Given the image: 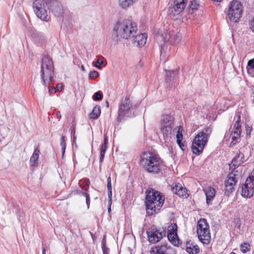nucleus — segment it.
<instances>
[{"instance_id": "nucleus-8", "label": "nucleus", "mask_w": 254, "mask_h": 254, "mask_svg": "<svg viewBox=\"0 0 254 254\" xmlns=\"http://www.w3.org/2000/svg\"><path fill=\"white\" fill-rule=\"evenodd\" d=\"M173 126V117L169 115H163L161 122L160 130L165 142L170 140Z\"/></svg>"}, {"instance_id": "nucleus-2", "label": "nucleus", "mask_w": 254, "mask_h": 254, "mask_svg": "<svg viewBox=\"0 0 254 254\" xmlns=\"http://www.w3.org/2000/svg\"><path fill=\"white\" fill-rule=\"evenodd\" d=\"M54 75V65L52 59L48 56H44L42 59L40 75L41 84H36L37 90L44 91L46 89V84L51 82Z\"/></svg>"}, {"instance_id": "nucleus-20", "label": "nucleus", "mask_w": 254, "mask_h": 254, "mask_svg": "<svg viewBox=\"0 0 254 254\" xmlns=\"http://www.w3.org/2000/svg\"><path fill=\"white\" fill-rule=\"evenodd\" d=\"M172 191L180 197H187L189 196L186 189L184 188L180 184H176L175 186L173 187Z\"/></svg>"}, {"instance_id": "nucleus-1", "label": "nucleus", "mask_w": 254, "mask_h": 254, "mask_svg": "<svg viewBox=\"0 0 254 254\" xmlns=\"http://www.w3.org/2000/svg\"><path fill=\"white\" fill-rule=\"evenodd\" d=\"M137 31L135 22L129 19H120L115 23L113 28V35L118 41L121 39H128L134 37Z\"/></svg>"}, {"instance_id": "nucleus-50", "label": "nucleus", "mask_w": 254, "mask_h": 254, "mask_svg": "<svg viewBox=\"0 0 254 254\" xmlns=\"http://www.w3.org/2000/svg\"><path fill=\"white\" fill-rule=\"evenodd\" d=\"M112 198H109V204L111 206L112 204Z\"/></svg>"}, {"instance_id": "nucleus-18", "label": "nucleus", "mask_w": 254, "mask_h": 254, "mask_svg": "<svg viewBox=\"0 0 254 254\" xmlns=\"http://www.w3.org/2000/svg\"><path fill=\"white\" fill-rule=\"evenodd\" d=\"M240 120V116H238V120L236 121L233 130L230 135V137L231 138V143L233 145L240 141V135L241 133V125L239 120Z\"/></svg>"}, {"instance_id": "nucleus-33", "label": "nucleus", "mask_w": 254, "mask_h": 254, "mask_svg": "<svg viewBox=\"0 0 254 254\" xmlns=\"http://www.w3.org/2000/svg\"><path fill=\"white\" fill-rule=\"evenodd\" d=\"M103 98V94L101 91L95 92L93 96L92 99L94 101H100Z\"/></svg>"}, {"instance_id": "nucleus-23", "label": "nucleus", "mask_w": 254, "mask_h": 254, "mask_svg": "<svg viewBox=\"0 0 254 254\" xmlns=\"http://www.w3.org/2000/svg\"><path fill=\"white\" fill-rule=\"evenodd\" d=\"M244 162V155L242 152H239L232 160L231 164L236 167L242 165Z\"/></svg>"}, {"instance_id": "nucleus-21", "label": "nucleus", "mask_w": 254, "mask_h": 254, "mask_svg": "<svg viewBox=\"0 0 254 254\" xmlns=\"http://www.w3.org/2000/svg\"><path fill=\"white\" fill-rule=\"evenodd\" d=\"M203 190L206 195V203L209 205L215 195V190L210 187H207Z\"/></svg>"}, {"instance_id": "nucleus-3", "label": "nucleus", "mask_w": 254, "mask_h": 254, "mask_svg": "<svg viewBox=\"0 0 254 254\" xmlns=\"http://www.w3.org/2000/svg\"><path fill=\"white\" fill-rule=\"evenodd\" d=\"M145 205L147 213L151 215L157 213L162 207L164 202V197L161 192L152 189L145 191Z\"/></svg>"}, {"instance_id": "nucleus-59", "label": "nucleus", "mask_w": 254, "mask_h": 254, "mask_svg": "<svg viewBox=\"0 0 254 254\" xmlns=\"http://www.w3.org/2000/svg\"><path fill=\"white\" fill-rule=\"evenodd\" d=\"M109 254V253H105V254Z\"/></svg>"}, {"instance_id": "nucleus-32", "label": "nucleus", "mask_w": 254, "mask_h": 254, "mask_svg": "<svg viewBox=\"0 0 254 254\" xmlns=\"http://www.w3.org/2000/svg\"><path fill=\"white\" fill-rule=\"evenodd\" d=\"M199 5V2L196 0H192L190 1V8L192 10L197 9Z\"/></svg>"}, {"instance_id": "nucleus-38", "label": "nucleus", "mask_w": 254, "mask_h": 254, "mask_svg": "<svg viewBox=\"0 0 254 254\" xmlns=\"http://www.w3.org/2000/svg\"><path fill=\"white\" fill-rule=\"evenodd\" d=\"M103 64V61L102 59H98L97 61L96 64H94V66L98 69H101V65Z\"/></svg>"}, {"instance_id": "nucleus-22", "label": "nucleus", "mask_w": 254, "mask_h": 254, "mask_svg": "<svg viewBox=\"0 0 254 254\" xmlns=\"http://www.w3.org/2000/svg\"><path fill=\"white\" fill-rule=\"evenodd\" d=\"M182 128L181 126L178 127V130L177 131V133L176 135V138H177V142L178 144L179 145L180 148L184 150H185L186 148V145L185 144V142L183 141L182 142L183 139V134L182 132Z\"/></svg>"}, {"instance_id": "nucleus-40", "label": "nucleus", "mask_w": 254, "mask_h": 254, "mask_svg": "<svg viewBox=\"0 0 254 254\" xmlns=\"http://www.w3.org/2000/svg\"><path fill=\"white\" fill-rule=\"evenodd\" d=\"M83 195H84L86 197V202L87 205V208H88L89 207V203H90V197L88 193L86 192H83L82 193Z\"/></svg>"}, {"instance_id": "nucleus-35", "label": "nucleus", "mask_w": 254, "mask_h": 254, "mask_svg": "<svg viewBox=\"0 0 254 254\" xmlns=\"http://www.w3.org/2000/svg\"><path fill=\"white\" fill-rule=\"evenodd\" d=\"M172 39L175 44L179 43L181 40V35L179 33H177L172 35Z\"/></svg>"}, {"instance_id": "nucleus-55", "label": "nucleus", "mask_w": 254, "mask_h": 254, "mask_svg": "<svg viewBox=\"0 0 254 254\" xmlns=\"http://www.w3.org/2000/svg\"><path fill=\"white\" fill-rule=\"evenodd\" d=\"M89 183H90V182H88L87 183V185H89Z\"/></svg>"}, {"instance_id": "nucleus-16", "label": "nucleus", "mask_w": 254, "mask_h": 254, "mask_svg": "<svg viewBox=\"0 0 254 254\" xmlns=\"http://www.w3.org/2000/svg\"><path fill=\"white\" fill-rule=\"evenodd\" d=\"M150 254H176L175 250L166 244L157 246L153 248Z\"/></svg>"}, {"instance_id": "nucleus-34", "label": "nucleus", "mask_w": 254, "mask_h": 254, "mask_svg": "<svg viewBox=\"0 0 254 254\" xmlns=\"http://www.w3.org/2000/svg\"><path fill=\"white\" fill-rule=\"evenodd\" d=\"M107 149V146L102 145L101 147V151H100V163H102L103 161L105 153Z\"/></svg>"}, {"instance_id": "nucleus-51", "label": "nucleus", "mask_w": 254, "mask_h": 254, "mask_svg": "<svg viewBox=\"0 0 254 254\" xmlns=\"http://www.w3.org/2000/svg\"><path fill=\"white\" fill-rule=\"evenodd\" d=\"M81 69L83 71H85V67H84V66L83 65H82L81 66Z\"/></svg>"}, {"instance_id": "nucleus-36", "label": "nucleus", "mask_w": 254, "mask_h": 254, "mask_svg": "<svg viewBox=\"0 0 254 254\" xmlns=\"http://www.w3.org/2000/svg\"><path fill=\"white\" fill-rule=\"evenodd\" d=\"M250 250V245L246 243H244L241 245V251L243 253H246Z\"/></svg>"}, {"instance_id": "nucleus-14", "label": "nucleus", "mask_w": 254, "mask_h": 254, "mask_svg": "<svg viewBox=\"0 0 254 254\" xmlns=\"http://www.w3.org/2000/svg\"><path fill=\"white\" fill-rule=\"evenodd\" d=\"M237 175L233 173L229 174L225 181V194L229 195L234 190L235 186L237 182Z\"/></svg>"}, {"instance_id": "nucleus-43", "label": "nucleus", "mask_w": 254, "mask_h": 254, "mask_svg": "<svg viewBox=\"0 0 254 254\" xmlns=\"http://www.w3.org/2000/svg\"><path fill=\"white\" fill-rule=\"evenodd\" d=\"M103 254L106 253H109V249L106 247L105 243H103L102 247Z\"/></svg>"}, {"instance_id": "nucleus-56", "label": "nucleus", "mask_w": 254, "mask_h": 254, "mask_svg": "<svg viewBox=\"0 0 254 254\" xmlns=\"http://www.w3.org/2000/svg\"><path fill=\"white\" fill-rule=\"evenodd\" d=\"M107 106L108 107V106H109L108 102H107Z\"/></svg>"}, {"instance_id": "nucleus-26", "label": "nucleus", "mask_w": 254, "mask_h": 254, "mask_svg": "<svg viewBox=\"0 0 254 254\" xmlns=\"http://www.w3.org/2000/svg\"><path fill=\"white\" fill-rule=\"evenodd\" d=\"M100 113V106H96L93 109L92 112L89 115V117L91 119H96L99 117Z\"/></svg>"}, {"instance_id": "nucleus-25", "label": "nucleus", "mask_w": 254, "mask_h": 254, "mask_svg": "<svg viewBox=\"0 0 254 254\" xmlns=\"http://www.w3.org/2000/svg\"><path fill=\"white\" fill-rule=\"evenodd\" d=\"M39 150L36 149H35L32 156L30 159V164L32 166H38V159L40 154Z\"/></svg>"}, {"instance_id": "nucleus-15", "label": "nucleus", "mask_w": 254, "mask_h": 254, "mask_svg": "<svg viewBox=\"0 0 254 254\" xmlns=\"http://www.w3.org/2000/svg\"><path fill=\"white\" fill-rule=\"evenodd\" d=\"M148 238L149 241L153 244H155L159 242L165 235V232L162 231L160 232L159 230L156 229H151L147 231Z\"/></svg>"}, {"instance_id": "nucleus-10", "label": "nucleus", "mask_w": 254, "mask_h": 254, "mask_svg": "<svg viewBox=\"0 0 254 254\" xmlns=\"http://www.w3.org/2000/svg\"><path fill=\"white\" fill-rule=\"evenodd\" d=\"M254 176H250L242 187V195L245 197H251L254 193Z\"/></svg>"}, {"instance_id": "nucleus-29", "label": "nucleus", "mask_w": 254, "mask_h": 254, "mask_svg": "<svg viewBox=\"0 0 254 254\" xmlns=\"http://www.w3.org/2000/svg\"><path fill=\"white\" fill-rule=\"evenodd\" d=\"M135 0H119L120 6L123 8H126L131 5Z\"/></svg>"}, {"instance_id": "nucleus-12", "label": "nucleus", "mask_w": 254, "mask_h": 254, "mask_svg": "<svg viewBox=\"0 0 254 254\" xmlns=\"http://www.w3.org/2000/svg\"><path fill=\"white\" fill-rule=\"evenodd\" d=\"M132 105L129 98L126 97L123 98L118 111L119 118L122 119L126 116H128V113Z\"/></svg>"}, {"instance_id": "nucleus-53", "label": "nucleus", "mask_w": 254, "mask_h": 254, "mask_svg": "<svg viewBox=\"0 0 254 254\" xmlns=\"http://www.w3.org/2000/svg\"><path fill=\"white\" fill-rule=\"evenodd\" d=\"M111 210V206H110V207L108 208V211L110 212Z\"/></svg>"}, {"instance_id": "nucleus-39", "label": "nucleus", "mask_w": 254, "mask_h": 254, "mask_svg": "<svg viewBox=\"0 0 254 254\" xmlns=\"http://www.w3.org/2000/svg\"><path fill=\"white\" fill-rule=\"evenodd\" d=\"M160 47H161V50H160V56H161V57H164L165 56V45H163V43H160Z\"/></svg>"}, {"instance_id": "nucleus-42", "label": "nucleus", "mask_w": 254, "mask_h": 254, "mask_svg": "<svg viewBox=\"0 0 254 254\" xmlns=\"http://www.w3.org/2000/svg\"><path fill=\"white\" fill-rule=\"evenodd\" d=\"M107 189L108 190H112L111 179L110 177H109L107 179Z\"/></svg>"}, {"instance_id": "nucleus-58", "label": "nucleus", "mask_w": 254, "mask_h": 254, "mask_svg": "<svg viewBox=\"0 0 254 254\" xmlns=\"http://www.w3.org/2000/svg\"><path fill=\"white\" fill-rule=\"evenodd\" d=\"M58 116H60V118H61V115H58Z\"/></svg>"}, {"instance_id": "nucleus-46", "label": "nucleus", "mask_w": 254, "mask_h": 254, "mask_svg": "<svg viewBox=\"0 0 254 254\" xmlns=\"http://www.w3.org/2000/svg\"><path fill=\"white\" fill-rule=\"evenodd\" d=\"M108 144V139L106 136H104V144L103 145L107 146Z\"/></svg>"}, {"instance_id": "nucleus-13", "label": "nucleus", "mask_w": 254, "mask_h": 254, "mask_svg": "<svg viewBox=\"0 0 254 254\" xmlns=\"http://www.w3.org/2000/svg\"><path fill=\"white\" fill-rule=\"evenodd\" d=\"M51 11L57 17H61L64 13V8L61 2L58 0H47Z\"/></svg>"}, {"instance_id": "nucleus-44", "label": "nucleus", "mask_w": 254, "mask_h": 254, "mask_svg": "<svg viewBox=\"0 0 254 254\" xmlns=\"http://www.w3.org/2000/svg\"><path fill=\"white\" fill-rule=\"evenodd\" d=\"M250 28L254 32V17L253 18V20L250 22Z\"/></svg>"}, {"instance_id": "nucleus-54", "label": "nucleus", "mask_w": 254, "mask_h": 254, "mask_svg": "<svg viewBox=\"0 0 254 254\" xmlns=\"http://www.w3.org/2000/svg\"><path fill=\"white\" fill-rule=\"evenodd\" d=\"M230 254H236L234 252H232L231 253H230Z\"/></svg>"}, {"instance_id": "nucleus-6", "label": "nucleus", "mask_w": 254, "mask_h": 254, "mask_svg": "<svg viewBox=\"0 0 254 254\" xmlns=\"http://www.w3.org/2000/svg\"><path fill=\"white\" fill-rule=\"evenodd\" d=\"M33 7L38 18L45 21L50 20L49 8L45 0H35L33 2Z\"/></svg>"}, {"instance_id": "nucleus-49", "label": "nucleus", "mask_w": 254, "mask_h": 254, "mask_svg": "<svg viewBox=\"0 0 254 254\" xmlns=\"http://www.w3.org/2000/svg\"><path fill=\"white\" fill-rule=\"evenodd\" d=\"M56 89L55 88H53L52 89H50L49 91L50 92H55Z\"/></svg>"}, {"instance_id": "nucleus-27", "label": "nucleus", "mask_w": 254, "mask_h": 254, "mask_svg": "<svg viewBox=\"0 0 254 254\" xmlns=\"http://www.w3.org/2000/svg\"><path fill=\"white\" fill-rule=\"evenodd\" d=\"M167 236L169 241L174 246H177L179 244L177 233H169Z\"/></svg>"}, {"instance_id": "nucleus-24", "label": "nucleus", "mask_w": 254, "mask_h": 254, "mask_svg": "<svg viewBox=\"0 0 254 254\" xmlns=\"http://www.w3.org/2000/svg\"><path fill=\"white\" fill-rule=\"evenodd\" d=\"M186 251L190 254H197L199 252V249L196 245L188 242L187 243Z\"/></svg>"}, {"instance_id": "nucleus-57", "label": "nucleus", "mask_w": 254, "mask_h": 254, "mask_svg": "<svg viewBox=\"0 0 254 254\" xmlns=\"http://www.w3.org/2000/svg\"><path fill=\"white\" fill-rule=\"evenodd\" d=\"M58 116H60V118H61V115H58Z\"/></svg>"}, {"instance_id": "nucleus-41", "label": "nucleus", "mask_w": 254, "mask_h": 254, "mask_svg": "<svg viewBox=\"0 0 254 254\" xmlns=\"http://www.w3.org/2000/svg\"><path fill=\"white\" fill-rule=\"evenodd\" d=\"M162 38H163L164 39V43H166L170 38V35L169 34H168L167 33H165L163 34H162L161 36Z\"/></svg>"}, {"instance_id": "nucleus-45", "label": "nucleus", "mask_w": 254, "mask_h": 254, "mask_svg": "<svg viewBox=\"0 0 254 254\" xmlns=\"http://www.w3.org/2000/svg\"><path fill=\"white\" fill-rule=\"evenodd\" d=\"M76 137L75 135H73V142H72V145H75V146H77V144L76 143Z\"/></svg>"}, {"instance_id": "nucleus-17", "label": "nucleus", "mask_w": 254, "mask_h": 254, "mask_svg": "<svg viewBox=\"0 0 254 254\" xmlns=\"http://www.w3.org/2000/svg\"><path fill=\"white\" fill-rule=\"evenodd\" d=\"M166 82L170 88H174L177 84V77L178 71L177 70H165Z\"/></svg>"}, {"instance_id": "nucleus-52", "label": "nucleus", "mask_w": 254, "mask_h": 254, "mask_svg": "<svg viewBox=\"0 0 254 254\" xmlns=\"http://www.w3.org/2000/svg\"><path fill=\"white\" fill-rule=\"evenodd\" d=\"M42 254H46V250L45 249H43V251H42Z\"/></svg>"}, {"instance_id": "nucleus-30", "label": "nucleus", "mask_w": 254, "mask_h": 254, "mask_svg": "<svg viewBox=\"0 0 254 254\" xmlns=\"http://www.w3.org/2000/svg\"><path fill=\"white\" fill-rule=\"evenodd\" d=\"M169 233H177V225L176 224H171L168 227L167 234Z\"/></svg>"}, {"instance_id": "nucleus-31", "label": "nucleus", "mask_w": 254, "mask_h": 254, "mask_svg": "<svg viewBox=\"0 0 254 254\" xmlns=\"http://www.w3.org/2000/svg\"><path fill=\"white\" fill-rule=\"evenodd\" d=\"M60 145L62 147V157H63L65 153V150L66 148V143H65V137L64 135H62L61 138V142H60Z\"/></svg>"}, {"instance_id": "nucleus-48", "label": "nucleus", "mask_w": 254, "mask_h": 254, "mask_svg": "<svg viewBox=\"0 0 254 254\" xmlns=\"http://www.w3.org/2000/svg\"><path fill=\"white\" fill-rule=\"evenodd\" d=\"M71 134L75 135V129L73 128L71 130Z\"/></svg>"}, {"instance_id": "nucleus-9", "label": "nucleus", "mask_w": 254, "mask_h": 254, "mask_svg": "<svg viewBox=\"0 0 254 254\" xmlns=\"http://www.w3.org/2000/svg\"><path fill=\"white\" fill-rule=\"evenodd\" d=\"M243 12V6L237 0L230 2L228 6V17L230 20L237 22L241 17Z\"/></svg>"}, {"instance_id": "nucleus-19", "label": "nucleus", "mask_w": 254, "mask_h": 254, "mask_svg": "<svg viewBox=\"0 0 254 254\" xmlns=\"http://www.w3.org/2000/svg\"><path fill=\"white\" fill-rule=\"evenodd\" d=\"M133 37L132 44L134 46L141 47L146 42L147 35L145 33L139 34Z\"/></svg>"}, {"instance_id": "nucleus-28", "label": "nucleus", "mask_w": 254, "mask_h": 254, "mask_svg": "<svg viewBox=\"0 0 254 254\" xmlns=\"http://www.w3.org/2000/svg\"><path fill=\"white\" fill-rule=\"evenodd\" d=\"M247 69L248 73L254 76V58L249 61Z\"/></svg>"}, {"instance_id": "nucleus-37", "label": "nucleus", "mask_w": 254, "mask_h": 254, "mask_svg": "<svg viewBox=\"0 0 254 254\" xmlns=\"http://www.w3.org/2000/svg\"><path fill=\"white\" fill-rule=\"evenodd\" d=\"M99 76V73L97 71L93 70L89 73V77L92 79H95Z\"/></svg>"}, {"instance_id": "nucleus-11", "label": "nucleus", "mask_w": 254, "mask_h": 254, "mask_svg": "<svg viewBox=\"0 0 254 254\" xmlns=\"http://www.w3.org/2000/svg\"><path fill=\"white\" fill-rule=\"evenodd\" d=\"M187 0H173L169 8L170 14L175 16L179 14L186 6Z\"/></svg>"}, {"instance_id": "nucleus-4", "label": "nucleus", "mask_w": 254, "mask_h": 254, "mask_svg": "<svg viewBox=\"0 0 254 254\" xmlns=\"http://www.w3.org/2000/svg\"><path fill=\"white\" fill-rule=\"evenodd\" d=\"M140 165L145 171L151 174L159 173L163 166L160 158L151 152H145L141 155Z\"/></svg>"}, {"instance_id": "nucleus-7", "label": "nucleus", "mask_w": 254, "mask_h": 254, "mask_svg": "<svg viewBox=\"0 0 254 254\" xmlns=\"http://www.w3.org/2000/svg\"><path fill=\"white\" fill-rule=\"evenodd\" d=\"M197 234L199 241L204 244L210 243L211 236L209 227L205 219H200L197 222Z\"/></svg>"}, {"instance_id": "nucleus-47", "label": "nucleus", "mask_w": 254, "mask_h": 254, "mask_svg": "<svg viewBox=\"0 0 254 254\" xmlns=\"http://www.w3.org/2000/svg\"><path fill=\"white\" fill-rule=\"evenodd\" d=\"M108 197L109 198H112V190H108Z\"/></svg>"}, {"instance_id": "nucleus-5", "label": "nucleus", "mask_w": 254, "mask_h": 254, "mask_svg": "<svg viewBox=\"0 0 254 254\" xmlns=\"http://www.w3.org/2000/svg\"><path fill=\"white\" fill-rule=\"evenodd\" d=\"M212 132V128L206 127L199 132L193 139L191 149L194 154L199 155L203 150Z\"/></svg>"}]
</instances>
